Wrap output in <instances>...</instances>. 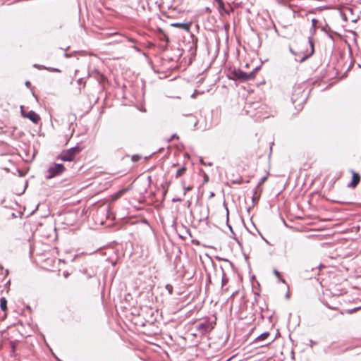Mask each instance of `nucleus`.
<instances>
[{"mask_svg":"<svg viewBox=\"0 0 361 361\" xmlns=\"http://www.w3.org/2000/svg\"><path fill=\"white\" fill-rule=\"evenodd\" d=\"M0 307L3 311H5L7 309V300L5 298H1L0 299Z\"/></svg>","mask_w":361,"mask_h":361,"instance_id":"obj_11","label":"nucleus"},{"mask_svg":"<svg viewBox=\"0 0 361 361\" xmlns=\"http://www.w3.org/2000/svg\"><path fill=\"white\" fill-rule=\"evenodd\" d=\"M256 191H257V188H255V189L254 190V195H255Z\"/></svg>","mask_w":361,"mask_h":361,"instance_id":"obj_38","label":"nucleus"},{"mask_svg":"<svg viewBox=\"0 0 361 361\" xmlns=\"http://www.w3.org/2000/svg\"><path fill=\"white\" fill-rule=\"evenodd\" d=\"M352 174H353L352 180L348 184V186L352 187V188H355L360 180V176L359 175V173H357L353 171H352Z\"/></svg>","mask_w":361,"mask_h":361,"instance_id":"obj_6","label":"nucleus"},{"mask_svg":"<svg viewBox=\"0 0 361 361\" xmlns=\"http://www.w3.org/2000/svg\"><path fill=\"white\" fill-rule=\"evenodd\" d=\"M127 39H128V42H132V43H136L137 42V41L135 39L131 38V37H127Z\"/></svg>","mask_w":361,"mask_h":361,"instance_id":"obj_26","label":"nucleus"},{"mask_svg":"<svg viewBox=\"0 0 361 361\" xmlns=\"http://www.w3.org/2000/svg\"><path fill=\"white\" fill-rule=\"evenodd\" d=\"M357 310H358V308H353V309H351V310H348L347 311V312H348V314H351V313H353V312H355Z\"/></svg>","mask_w":361,"mask_h":361,"instance_id":"obj_27","label":"nucleus"},{"mask_svg":"<svg viewBox=\"0 0 361 361\" xmlns=\"http://www.w3.org/2000/svg\"><path fill=\"white\" fill-rule=\"evenodd\" d=\"M175 137H178V136H177L176 134H174V135H172V137H171V139H170V141H171L173 138H175Z\"/></svg>","mask_w":361,"mask_h":361,"instance_id":"obj_32","label":"nucleus"},{"mask_svg":"<svg viewBox=\"0 0 361 361\" xmlns=\"http://www.w3.org/2000/svg\"><path fill=\"white\" fill-rule=\"evenodd\" d=\"M122 193H123V191H122V190L119 191V192L117 193V195H116V197L118 198V197H121V195H122Z\"/></svg>","mask_w":361,"mask_h":361,"instance_id":"obj_29","label":"nucleus"},{"mask_svg":"<svg viewBox=\"0 0 361 361\" xmlns=\"http://www.w3.org/2000/svg\"><path fill=\"white\" fill-rule=\"evenodd\" d=\"M216 324L215 322H212L209 319H204L203 322L196 324L195 326L197 333L195 335L204 336L209 333Z\"/></svg>","mask_w":361,"mask_h":361,"instance_id":"obj_3","label":"nucleus"},{"mask_svg":"<svg viewBox=\"0 0 361 361\" xmlns=\"http://www.w3.org/2000/svg\"><path fill=\"white\" fill-rule=\"evenodd\" d=\"M186 170H187V169L185 166H183L180 169H178L177 170L176 176H175L176 178H178V177L183 176L185 173Z\"/></svg>","mask_w":361,"mask_h":361,"instance_id":"obj_12","label":"nucleus"},{"mask_svg":"<svg viewBox=\"0 0 361 361\" xmlns=\"http://www.w3.org/2000/svg\"><path fill=\"white\" fill-rule=\"evenodd\" d=\"M267 176H264V177L262 178V179L260 180V181L258 183V185L263 184L267 180Z\"/></svg>","mask_w":361,"mask_h":361,"instance_id":"obj_21","label":"nucleus"},{"mask_svg":"<svg viewBox=\"0 0 361 361\" xmlns=\"http://www.w3.org/2000/svg\"><path fill=\"white\" fill-rule=\"evenodd\" d=\"M25 85H26L27 87H29V86L30 85V82L29 81H27V82H25Z\"/></svg>","mask_w":361,"mask_h":361,"instance_id":"obj_34","label":"nucleus"},{"mask_svg":"<svg viewBox=\"0 0 361 361\" xmlns=\"http://www.w3.org/2000/svg\"><path fill=\"white\" fill-rule=\"evenodd\" d=\"M49 71H53V72H60V70L58 69V68H47Z\"/></svg>","mask_w":361,"mask_h":361,"instance_id":"obj_24","label":"nucleus"},{"mask_svg":"<svg viewBox=\"0 0 361 361\" xmlns=\"http://www.w3.org/2000/svg\"><path fill=\"white\" fill-rule=\"evenodd\" d=\"M226 212H227V221H228V209L226 207Z\"/></svg>","mask_w":361,"mask_h":361,"instance_id":"obj_35","label":"nucleus"},{"mask_svg":"<svg viewBox=\"0 0 361 361\" xmlns=\"http://www.w3.org/2000/svg\"><path fill=\"white\" fill-rule=\"evenodd\" d=\"M200 161H201V164L206 165V164H204L202 160H201Z\"/></svg>","mask_w":361,"mask_h":361,"instance_id":"obj_37","label":"nucleus"},{"mask_svg":"<svg viewBox=\"0 0 361 361\" xmlns=\"http://www.w3.org/2000/svg\"><path fill=\"white\" fill-rule=\"evenodd\" d=\"M171 25L185 30L187 32L190 31V23H172Z\"/></svg>","mask_w":361,"mask_h":361,"instance_id":"obj_7","label":"nucleus"},{"mask_svg":"<svg viewBox=\"0 0 361 361\" xmlns=\"http://www.w3.org/2000/svg\"><path fill=\"white\" fill-rule=\"evenodd\" d=\"M21 109V115L24 118H27L29 120H30L33 123L37 124L40 121V116L38 114H37L35 111L30 110L27 113H25L23 111V106H20Z\"/></svg>","mask_w":361,"mask_h":361,"instance_id":"obj_5","label":"nucleus"},{"mask_svg":"<svg viewBox=\"0 0 361 361\" xmlns=\"http://www.w3.org/2000/svg\"><path fill=\"white\" fill-rule=\"evenodd\" d=\"M66 170L63 164H52L45 173V178L49 180L61 175Z\"/></svg>","mask_w":361,"mask_h":361,"instance_id":"obj_4","label":"nucleus"},{"mask_svg":"<svg viewBox=\"0 0 361 361\" xmlns=\"http://www.w3.org/2000/svg\"><path fill=\"white\" fill-rule=\"evenodd\" d=\"M310 342H312V344H315V342H312V340H310Z\"/></svg>","mask_w":361,"mask_h":361,"instance_id":"obj_41","label":"nucleus"},{"mask_svg":"<svg viewBox=\"0 0 361 361\" xmlns=\"http://www.w3.org/2000/svg\"><path fill=\"white\" fill-rule=\"evenodd\" d=\"M308 39H309V43H310V47H311V48H312L311 53H310L309 55H306V56H305L301 59V61H305V60L306 59H307L310 56L312 55V54H313V53H314V44H313V42H312V38L310 37L308 38Z\"/></svg>","mask_w":361,"mask_h":361,"instance_id":"obj_10","label":"nucleus"},{"mask_svg":"<svg viewBox=\"0 0 361 361\" xmlns=\"http://www.w3.org/2000/svg\"><path fill=\"white\" fill-rule=\"evenodd\" d=\"M209 181V176H207V174L204 173V183H206Z\"/></svg>","mask_w":361,"mask_h":361,"instance_id":"obj_25","label":"nucleus"},{"mask_svg":"<svg viewBox=\"0 0 361 361\" xmlns=\"http://www.w3.org/2000/svg\"><path fill=\"white\" fill-rule=\"evenodd\" d=\"M65 56H66V57H68V54H66Z\"/></svg>","mask_w":361,"mask_h":361,"instance_id":"obj_44","label":"nucleus"},{"mask_svg":"<svg viewBox=\"0 0 361 361\" xmlns=\"http://www.w3.org/2000/svg\"><path fill=\"white\" fill-rule=\"evenodd\" d=\"M310 342H312V344H315V342H312V340H310Z\"/></svg>","mask_w":361,"mask_h":361,"instance_id":"obj_42","label":"nucleus"},{"mask_svg":"<svg viewBox=\"0 0 361 361\" xmlns=\"http://www.w3.org/2000/svg\"><path fill=\"white\" fill-rule=\"evenodd\" d=\"M77 82L79 85L83 84V86L85 85V82L83 78H79Z\"/></svg>","mask_w":361,"mask_h":361,"instance_id":"obj_22","label":"nucleus"},{"mask_svg":"<svg viewBox=\"0 0 361 361\" xmlns=\"http://www.w3.org/2000/svg\"><path fill=\"white\" fill-rule=\"evenodd\" d=\"M259 67H256L252 71L246 73L240 69H234L231 72L233 79L239 80L240 81H248L255 78L257 71Z\"/></svg>","mask_w":361,"mask_h":361,"instance_id":"obj_1","label":"nucleus"},{"mask_svg":"<svg viewBox=\"0 0 361 361\" xmlns=\"http://www.w3.org/2000/svg\"><path fill=\"white\" fill-rule=\"evenodd\" d=\"M33 66L35 68H37L38 69H48L47 67H45L42 65L35 64Z\"/></svg>","mask_w":361,"mask_h":361,"instance_id":"obj_19","label":"nucleus"},{"mask_svg":"<svg viewBox=\"0 0 361 361\" xmlns=\"http://www.w3.org/2000/svg\"><path fill=\"white\" fill-rule=\"evenodd\" d=\"M317 22H318V21H317V19H315V18L312 19V30L313 31H314V30H315V28H316V26H317Z\"/></svg>","mask_w":361,"mask_h":361,"instance_id":"obj_14","label":"nucleus"},{"mask_svg":"<svg viewBox=\"0 0 361 361\" xmlns=\"http://www.w3.org/2000/svg\"><path fill=\"white\" fill-rule=\"evenodd\" d=\"M214 192H211L210 197H214Z\"/></svg>","mask_w":361,"mask_h":361,"instance_id":"obj_36","label":"nucleus"},{"mask_svg":"<svg viewBox=\"0 0 361 361\" xmlns=\"http://www.w3.org/2000/svg\"><path fill=\"white\" fill-rule=\"evenodd\" d=\"M269 335H270L269 332H268V331L264 332L262 334H260L259 336H258L255 338L254 342L256 343H259L261 342H263V341H264L265 340H267L268 338Z\"/></svg>","mask_w":361,"mask_h":361,"instance_id":"obj_8","label":"nucleus"},{"mask_svg":"<svg viewBox=\"0 0 361 361\" xmlns=\"http://www.w3.org/2000/svg\"><path fill=\"white\" fill-rule=\"evenodd\" d=\"M286 297L287 298H289V294H288V293H287V294H286Z\"/></svg>","mask_w":361,"mask_h":361,"instance_id":"obj_39","label":"nucleus"},{"mask_svg":"<svg viewBox=\"0 0 361 361\" xmlns=\"http://www.w3.org/2000/svg\"><path fill=\"white\" fill-rule=\"evenodd\" d=\"M82 150V148L76 145L68 149L63 150L62 152L57 156L56 159L63 161H73L75 159V156L79 154Z\"/></svg>","mask_w":361,"mask_h":361,"instance_id":"obj_2","label":"nucleus"},{"mask_svg":"<svg viewBox=\"0 0 361 361\" xmlns=\"http://www.w3.org/2000/svg\"><path fill=\"white\" fill-rule=\"evenodd\" d=\"M228 282V279L225 277V274L223 271V277L221 280L222 286H224Z\"/></svg>","mask_w":361,"mask_h":361,"instance_id":"obj_17","label":"nucleus"},{"mask_svg":"<svg viewBox=\"0 0 361 361\" xmlns=\"http://www.w3.org/2000/svg\"><path fill=\"white\" fill-rule=\"evenodd\" d=\"M300 94H302V92L300 90L298 93H293V95H292V97H291V101L293 104H295V102H297L298 101L300 102V103H302L305 101V97H303L302 95H301V98L300 99H299L298 98V95Z\"/></svg>","mask_w":361,"mask_h":361,"instance_id":"obj_9","label":"nucleus"},{"mask_svg":"<svg viewBox=\"0 0 361 361\" xmlns=\"http://www.w3.org/2000/svg\"><path fill=\"white\" fill-rule=\"evenodd\" d=\"M190 118H192V121H194V126H195L197 125V121H195V117L192 115H190Z\"/></svg>","mask_w":361,"mask_h":361,"instance_id":"obj_28","label":"nucleus"},{"mask_svg":"<svg viewBox=\"0 0 361 361\" xmlns=\"http://www.w3.org/2000/svg\"><path fill=\"white\" fill-rule=\"evenodd\" d=\"M192 189V186H191V185H189V186H187V187L183 186V190H184V192H185L184 193L185 194L186 192L190 191Z\"/></svg>","mask_w":361,"mask_h":361,"instance_id":"obj_18","label":"nucleus"},{"mask_svg":"<svg viewBox=\"0 0 361 361\" xmlns=\"http://www.w3.org/2000/svg\"><path fill=\"white\" fill-rule=\"evenodd\" d=\"M141 157L137 154H134L132 156L131 159L133 161L136 162L140 159Z\"/></svg>","mask_w":361,"mask_h":361,"instance_id":"obj_15","label":"nucleus"},{"mask_svg":"<svg viewBox=\"0 0 361 361\" xmlns=\"http://www.w3.org/2000/svg\"><path fill=\"white\" fill-rule=\"evenodd\" d=\"M219 5V9L221 10V11H224L225 8V5H224V1H222V4H218Z\"/></svg>","mask_w":361,"mask_h":361,"instance_id":"obj_20","label":"nucleus"},{"mask_svg":"<svg viewBox=\"0 0 361 361\" xmlns=\"http://www.w3.org/2000/svg\"><path fill=\"white\" fill-rule=\"evenodd\" d=\"M216 2L218 3V4H221L223 0H214Z\"/></svg>","mask_w":361,"mask_h":361,"instance_id":"obj_31","label":"nucleus"},{"mask_svg":"<svg viewBox=\"0 0 361 361\" xmlns=\"http://www.w3.org/2000/svg\"><path fill=\"white\" fill-rule=\"evenodd\" d=\"M233 8H231V9H230V10L224 9V12L225 13H226L227 15H230V13H231V12H233Z\"/></svg>","mask_w":361,"mask_h":361,"instance_id":"obj_23","label":"nucleus"},{"mask_svg":"<svg viewBox=\"0 0 361 361\" xmlns=\"http://www.w3.org/2000/svg\"><path fill=\"white\" fill-rule=\"evenodd\" d=\"M134 49H135L137 51H140V49H138L137 47L134 46L133 47Z\"/></svg>","mask_w":361,"mask_h":361,"instance_id":"obj_33","label":"nucleus"},{"mask_svg":"<svg viewBox=\"0 0 361 361\" xmlns=\"http://www.w3.org/2000/svg\"><path fill=\"white\" fill-rule=\"evenodd\" d=\"M273 272H274V274L276 277H278L279 279H280V280H281L283 283H284V282H285V281L281 278V274H280V272H279L278 270H276V269H274V271H273Z\"/></svg>","mask_w":361,"mask_h":361,"instance_id":"obj_13","label":"nucleus"},{"mask_svg":"<svg viewBox=\"0 0 361 361\" xmlns=\"http://www.w3.org/2000/svg\"><path fill=\"white\" fill-rule=\"evenodd\" d=\"M166 289L168 290V292H169V293L170 295H171V294H172V293H173V286H172L171 285H170V284H167V285L166 286Z\"/></svg>","mask_w":361,"mask_h":361,"instance_id":"obj_16","label":"nucleus"},{"mask_svg":"<svg viewBox=\"0 0 361 361\" xmlns=\"http://www.w3.org/2000/svg\"><path fill=\"white\" fill-rule=\"evenodd\" d=\"M122 193H123V191H122V190L119 191V192L117 193V195H116V197L118 198V197H121V195H122Z\"/></svg>","mask_w":361,"mask_h":361,"instance_id":"obj_30","label":"nucleus"},{"mask_svg":"<svg viewBox=\"0 0 361 361\" xmlns=\"http://www.w3.org/2000/svg\"><path fill=\"white\" fill-rule=\"evenodd\" d=\"M266 345L265 343H262V344H260V345H261V346H264V345Z\"/></svg>","mask_w":361,"mask_h":361,"instance_id":"obj_43","label":"nucleus"},{"mask_svg":"<svg viewBox=\"0 0 361 361\" xmlns=\"http://www.w3.org/2000/svg\"><path fill=\"white\" fill-rule=\"evenodd\" d=\"M310 342H312V344H315V342H312V340H310Z\"/></svg>","mask_w":361,"mask_h":361,"instance_id":"obj_40","label":"nucleus"}]
</instances>
